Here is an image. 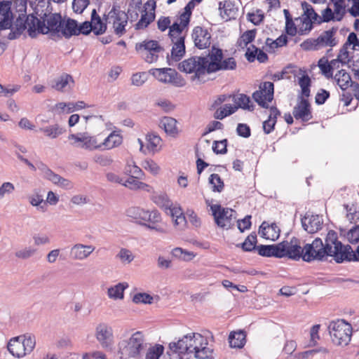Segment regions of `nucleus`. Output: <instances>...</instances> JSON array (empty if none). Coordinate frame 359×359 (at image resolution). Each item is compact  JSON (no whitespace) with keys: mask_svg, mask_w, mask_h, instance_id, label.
<instances>
[{"mask_svg":"<svg viewBox=\"0 0 359 359\" xmlns=\"http://www.w3.org/2000/svg\"><path fill=\"white\" fill-rule=\"evenodd\" d=\"M125 173L130 177L142 178L144 172L134 162H128L125 167Z\"/></svg>","mask_w":359,"mask_h":359,"instance_id":"603ef678","label":"nucleus"},{"mask_svg":"<svg viewBox=\"0 0 359 359\" xmlns=\"http://www.w3.org/2000/svg\"><path fill=\"white\" fill-rule=\"evenodd\" d=\"M184 38L185 37L170 38L173 44L171 50V57L175 61L180 60L185 54Z\"/></svg>","mask_w":359,"mask_h":359,"instance_id":"bb28decb","label":"nucleus"},{"mask_svg":"<svg viewBox=\"0 0 359 359\" xmlns=\"http://www.w3.org/2000/svg\"><path fill=\"white\" fill-rule=\"evenodd\" d=\"M333 5V13H334L336 21L339 22L342 20L346 13L345 3L338 4L337 2H334Z\"/></svg>","mask_w":359,"mask_h":359,"instance_id":"774afa93","label":"nucleus"},{"mask_svg":"<svg viewBox=\"0 0 359 359\" xmlns=\"http://www.w3.org/2000/svg\"><path fill=\"white\" fill-rule=\"evenodd\" d=\"M61 27L60 33L66 39H69L72 36L78 35V24L75 20L69 18L66 22L63 20L62 25Z\"/></svg>","mask_w":359,"mask_h":359,"instance_id":"c85d7f7f","label":"nucleus"},{"mask_svg":"<svg viewBox=\"0 0 359 359\" xmlns=\"http://www.w3.org/2000/svg\"><path fill=\"white\" fill-rule=\"evenodd\" d=\"M219 9L222 18L226 21L236 18L238 13V8L231 1L219 2Z\"/></svg>","mask_w":359,"mask_h":359,"instance_id":"393cba45","label":"nucleus"},{"mask_svg":"<svg viewBox=\"0 0 359 359\" xmlns=\"http://www.w3.org/2000/svg\"><path fill=\"white\" fill-rule=\"evenodd\" d=\"M128 287V284L127 283H119L108 288L107 295L112 299H123L124 297V290Z\"/></svg>","mask_w":359,"mask_h":359,"instance_id":"4c0bfd02","label":"nucleus"},{"mask_svg":"<svg viewBox=\"0 0 359 359\" xmlns=\"http://www.w3.org/2000/svg\"><path fill=\"white\" fill-rule=\"evenodd\" d=\"M135 49L148 63L156 62L159 55L163 51V48L155 40H145L137 43Z\"/></svg>","mask_w":359,"mask_h":359,"instance_id":"1a4fd4ad","label":"nucleus"},{"mask_svg":"<svg viewBox=\"0 0 359 359\" xmlns=\"http://www.w3.org/2000/svg\"><path fill=\"white\" fill-rule=\"evenodd\" d=\"M302 7L304 10V18H309L313 20V22H317L318 18H320V15L316 13L313 8L307 2L304 1L302 3Z\"/></svg>","mask_w":359,"mask_h":359,"instance_id":"13d9d810","label":"nucleus"},{"mask_svg":"<svg viewBox=\"0 0 359 359\" xmlns=\"http://www.w3.org/2000/svg\"><path fill=\"white\" fill-rule=\"evenodd\" d=\"M234 102L236 105L233 107H238V109L242 108L251 111L254 109L253 105L250 104L251 103L250 97L244 94H240L238 97L234 99Z\"/></svg>","mask_w":359,"mask_h":359,"instance_id":"864d4df0","label":"nucleus"},{"mask_svg":"<svg viewBox=\"0 0 359 359\" xmlns=\"http://www.w3.org/2000/svg\"><path fill=\"white\" fill-rule=\"evenodd\" d=\"M95 336L101 346L104 349H111L114 345L112 327L106 323H100L95 327Z\"/></svg>","mask_w":359,"mask_h":359,"instance_id":"2eb2a0df","label":"nucleus"},{"mask_svg":"<svg viewBox=\"0 0 359 359\" xmlns=\"http://www.w3.org/2000/svg\"><path fill=\"white\" fill-rule=\"evenodd\" d=\"M147 210L139 207H131L127 210L126 213L128 217L133 218L141 225Z\"/></svg>","mask_w":359,"mask_h":359,"instance_id":"de8ad7c7","label":"nucleus"},{"mask_svg":"<svg viewBox=\"0 0 359 359\" xmlns=\"http://www.w3.org/2000/svg\"><path fill=\"white\" fill-rule=\"evenodd\" d=\"M334 79L339 88L343 90L353 84L350 74L344 69L338 71V72L335 74Z\"/></svg>","mask_w":359,"mask_h":359,"instance_id":"e433bc0d","label":"nucleus"},{"mask_svg":"<svg viewBox=\"0 0 359 359\" xmlns=\"http://www.w3.org/2000/svg\"><path fill=\"white\" fill-rule=\"evenodd\" d=\"M74 83L72 76L68 74H62L53 81L52 87L58 91H65L70 88V83Z\"/></svg>","mask_w":359,"mask_h":359,"instance_id":"473e14b6","label":"nucleus"},{"mask_svg":"<svg viewBox=\"0 0 359 359\" xmlns=\"http://www.w3.org/2000/svg\"><path fill=\"white\" fill-rule=\"evenodd\" d=\"M256 33V29L245 32L238 39L237 46L243 49L246 48L250 43L255 40Z\"/></svg>","mask_w":359,"mask_h":359,"instance_id":"c03bdc74","label":"nucleus"},{"mask_svg":"<svg viewBox=\"0 0 359 359\" xmlns=\"http://www.w3.org/2000/svg\"><path fill=\"white\" fill-rule=\"evenodd\" d=\"M140 178L128 177L126 181H123V184L124 187L131 190L142 189L150 191V187L147 184L139 181Z\"/></svg>","mask_w":359,"mask_h":359,"instance_id":"ea45409f","label":"nucleus"},{"mask_svg":"<svg viewBox=\"0 0 359 359\" xmlns=\"http://www.w3.org/2000/svg\"><path fill=\"white\" fill-rule=\"evenodd\" d=\"M337 62H329L327 59L323 57L318 61V67L322 72V74L327 78H332L333 76V67H335Z\"/></svg>","mask_w":359,"mask_h":359,"instance_id":"a18cd8bd","label":"nucleus"},{"mask_svg":"<svg viewBox=\"0 0 359 359\" xmlns=\"http://www.w3.org/2000/svg\"><path fill=\"white\" fill-rule=\"evenodd\" d=\"M353 250L350 245H343L338 241L337 233L330 231L325 238V243L320 238H316L311 243L304 245L303 260L311 262L314 260L322 261L327 256L333 257L337 263L344 261L351 262Z\"/></svg>","mask_w":359,"mask_h":359,"instance_id":"f257e3e1","label":"nucleus"},{"mask_svg":"<svg viewBox=\"0 0 359 359\" xmlns=\"http://www.w3.org/2000/svg\"><path fill=\"white\" fill-rule=\"evenodd\" d=\"M178 20L180 22H175L170 25L168 34L170 38L185 37L182 32L188 27L189 24L184 25L182 20H180V18Z\"/></svg>","mask_w":359,"mask_h":359,"instance_id":"37998d69","label":"nucleus"},{"mask_svg":"<svg viewBox=\"0 0 359 359\" xmlns=\"http://www.w3.org/2000/svg\"><path fill=\"white\" fill-rule=\"evenodd\" d=\"M296 119H301L303 121H308L312 118L311 105L306 99L302 100L295 106L292 111Z\"/></svg>","mask_w":359,"mask_h":359,"instance_id":"412c9836","label":"nucleus"},{"mask_svg":"<svg viewBox=\"0 0 359 359\" xmlns=\"http://www.w3.org/2000/svg\"><path fill=\"white\" fill-rule=\"evenodd\" d=\"M195 5L194 1L191 0L184 7V12L180 14V20H182L184 25L189 24L192 10L194 8Z\"/></svg>","mask_w":359,"mask_h":359,"instance_id":"bf43d9fd","label":"nucleus"},{"mask_svg":"<svg viewBox=\"0 0 359 359\" xmlns=\"http://www.w3.org/2000/svg\"><path fill=\"white\" fill-rule=\"evenodd\" d=\"M208 345L207 339L201 334L190 333L177 342L170 343L164 359H184L185 355L192 353L198 359H212V349Z\"/></svg>","mask_w":359,"mask_h":359,"instance_id":"f03ea898","label":"nucleus"},{"mask_svg":"<svg viewBox=\"0 0 359 359\" xmlns=\"http://www.w3.org/2000/svg\"><path fill=\"white\" fill-rule=\"evenodd\" d=\"M121 143L122 136L116 131H114L104 140L101 144L102 147H104V149H111L119 146Z\"/></svg>","mask_w":359,"mask_h":359,"instance_id":"58836bf2","label":"nucleus"},{"mask_svg":"<svg viewBox=\"0 0 359 359\" xmlns=\"http://www.w3.org/2000/svg\"><path fill=\"white\" fill-rule=\"evenodd\" d=\"M39 130L51 139H55L64 133V130L58 124L41 128Z\"/></svg>","mask_w":359,"mask_h":359,"instance_id":"09e8293b","label":"nucleus"},{"mask_svg":"<svg viewBox=\"0 0 359 359\" xmlns=\"http://www.w3.org/2000/svg\"><path fill=\"white\" fill-rule=\"evenodd\" d=\"M155 19L154 12L147 13L146 10L144 13L142 15L140 20L135 25L136 29H142L148 27Z\"/></svg>","mask_w":359,"mask_h":359,"instance_id":"3c124183","label":"nucleus"},{"mask_svg":"<svg viewBox=\"0 0 359 359\" xmlns=\"http://www.w3.org/2000/svg\"><path fill=\"white\" fill-rule=\"evenodd\" d=\"M36 253V249L28 246L17 250L15 256L20 259H27L33 257Z\"/></svg>","mask_w":359,"mask_h":359,"instance_id":"5fc2aeb1","label":"nucleus"},{"mask_svg":"<svg viewBox=\"0 0 359 359\" xmlns=\"http://www.w3.org/2000/svg\"><path fill=\"white\" fill-rule=\"evenodd\" d=\"M107 22H103L99 15H97L95 9L93 10L90 23H92L93 32L95 35H101L106 32L107 28Z\"/></svg>","mask_w":359,"mask_h":359,"instance_id":"2f4dec72","label":"nucleus"},{"mask_svg":"<svg viewBox=\"0 0 359 359\" xmlns=\"http://www.w3.org/2000/svg\"><path fill=\"white\" fill-rule=\"evenodd\" d=\"M151 200L160 208L163 209L166 214L174 208L175 205H173L171 200L169 198L167 194L164 192H155L154 191L151 196Z\"/></svg>","mask_w":359,"mask_h":359,"instance_id":"4be33fe9","label":"nucleus"},{"mask_svg":"<svg viewBox=\"0 0 359 359\" xmlns=\"http://www.w3.org/2000/svg\"><path fill=\"white\" fill-rule=\"evenodd\" d=\"M280 230L279 227L275 224H268L266 222H263L259 226V233L268 240L276 241L280 236Z\"/></svg>","mask_w":359,"mask_h":359,"instance_id":"5701e85b","label":"nucleus"},{"mask_svg":"<svg viewBox=\"0 0 359 359\" xmlns=\"http://www.w3.org/2000/svg\"><path fill=\"white\" fill-rule=\"evenodd\" d=\"M142 166L144 170L149 171L154 175H157L160 171V167L152 159H145L142 162Z\"/></svg>","mask_w":359,"mask_h":359,"instance_id":"e2e57ef3","label":"nucleus"},{"mask_svg":"<svg viewBox=\"0 0 359 359\" xmlns=\"http://www.w3.org/2000/svg\"><path fill=\"white\" fill-rule=\"evenodd\" d=\"M280 248L283 249V254L280 258L288 257L294 261H299L300 259H303L304 255V246H301V241L295 238L292 237L290 241H283L280 243Z\"/></svg>","mask_w":359,"mask_h":359,"instance_id":"f8f14e48","label":"nucleus"},{"mask_svg":"<svg viewBox=\"0 0 359 359\" xmlns=\"http://www.w3.org/2000/svg\"><path fill=\"white\" fill-rule=\"evenodd\" d=\"M147 149L152 154L159 151V146L161 142V137L155 134H149L146 136Z\"/></svg>","mask_w":359,"mask_h":359,"instance_id":"49530a36","label":"nucleus"},{"mask_svg":"<svg viewBox=\"0 0 359 359\" xmlns=\"http://www.w3.org/2000/svg\"><path fill=\"white\" fill-rule=\"evenodd\" d=\"M337 32V27L324 31L316 40L317 45L323 47H333L337 44V41L334 36Z\"/></svg>","mask_w":359,"mask_h":359,"instance_id":"b1692460","label":"nucleus"},{"mask_svg":"<svg viewBox=\"0 0 359 359\" xmlns=\"http://www.w3.org/2000/svg\"><path fill=\"white\" fill-rule=\"evenodd\" d=\"M164 351L163 346L155 344L154 346H147L145 351V359H159Z\"/></svg>","mask_w":359,"mask_h":359,"instance_id":"8fccbe9b","label":"nucleus"},{"mask_svg":"<svg viewBox=\"0 0 359 359\" xmlns=\"http://www.w3.org/2000/svg\"><path fill=\"white\" fill-rule=\"evenodd\" d=\"M149 72L158 81L163 83H169L177 87H182L185 83L177 71L172 68L151 69Z\"/></svg>","mask_w":359,"mask_h":359,"instance_id":"9d476101","label":"nucleus"},{"mask_svg":"<svg viewBox=\"0 0 359 359\" xmlns=\"http://www.w3.org/2000/svg\"><path fill=\"white\" fill-rule=\"evenodd\" d=\"M103 19L109 24H112L114 32L118 36L120 37L126 34L128 15L125 11L121 10L120 6L113 5L108 13L104 14Z\"/></svg>","mask_w":359,"mask_h":359,"instance_id":"423d86ee","label":"nucleus"},{"mask_svg":"<svg viewBox=\"0 0 359 359\" xmlns=\"http://www.w3.org/2000/svg\"><path fill=\"white\" fill-rule=\"evenodd\" d=\"M117 346L120 359H143L147 342L144 334L137 331L129 338L119 341Z\"/></svg>","mask_w":359,"mask_h":359,"instance_id":"20e7f679","label":"nucleus"},{"mask_svg":"<svg viewBox=\"0 0 359 359\" xmlns=\"http://www.w3.org/2000/svg\"><path fill=\"white\" fill-rule=\"evenodd\" d=\"M336 21L334 13H333L332 10L327 6L325 9L323 10L321 12V16L318 20V23L320 24L321 22H329L330 21Z\"/></svg>","mask_w":359,"mask_h":359,"instance_id":"338daca9","label":"nucleus"},{"mask_svg":"<svg viewBox=\"0 0 359 359\" xmlns=\"http://www.w3.org/2000/svg\"><path fill=\"white\" fill-rule=\"evenodd\" d=\"M116 258L119 259L122 263L130 264L135 258L130 250L126 248H121L116 255Z\"/></svg>","mask_w":359,"mask_h":359,"instance_id":"0e129e2a","label":"nucleus"},{"mask_svg":"<svg viewBox=\"0 0 359 359\" xmlns=\"http://www.w3.org/2000/svg\"><path fill=\"white\" fill-rule=\"evenodd\" d=\"M8 351L15 357L22 358L26 355L22 343V337L11 339L7 346Z\"/></svg>","mask_w":359,"mask_h":359,"instance_id":"cd10ccee","label":"nucleus"},{"mask_svg":"<svg viewBox=\"0 0 359 359\" xmlns=\"http://www.w3.org/2000/svg\"><path fill=\"white\" fill-rule=\"evenodd\" d=\"M95 249L92 245L76 243L70 249V256L74 260L83 261L88 258Z\"/></svg>","mask_w":359,"mask_h":359,"instance_id":"6ab92c4d","label":"nucleus"},{"mask_svg":"<svg viewBox=\"0 0 359 359\" xmlns=\"http://www.w3.org/2000/svg\"><path fill=\"white\" fill-rule=\"evenodd\" d=\"M208 57H191L181 62L178 65V69L187 74L194 73V78H200L206 72H208Z\"/></svg>","mask_w":359,"mask_h":359,"instance_id":"0eeeda50","label":"nucleus"},{"mask_svg":"<svg viewBox=\"0 0 359 359\" xmlns=\"http://www.w3.org/2000/svg\"><path fill=\"white\" fill-rule=\"evenodd\" d=\"M237 109L238 107H233L230 104H224L215 110L213 116L215 119L222 120L233 114Z\"/></svg>","mask_w":359,"mask_h":359,"instance_id":"79ce46f5","label":"nucleus"},{"mask_svg":"<svg viewBox=\"0 0 359 359\" xmlns=\"http://www.w3.org/2000/svg\"><path fill=\"white\" fill-rule=\"evenodd\" d=\"M68 140L72 141L70 144L74 147L88 151L102 148V144L98 142L97 137L95 136H90L86 133L70 134L68 136Z\"/></svg>","mask_w":359,"mask_h":359,"instance_id":"9b49d317","label":"nucleus"},{"mask_svg":"<svg viewBox=\"0 0 359 359\" xmlns=\"http://www.w3.org/2000/svg\"><path fill=\"white\" fill-rule=\"evenodd\" d=\"M245 57L249 62H253L256 58L259 62H265L268 60L267 54L255 45L248 48Z\"/></svg>","mask_w":359,"mask_h":359,"instance_id":"c756f323","label":"nucleus"},{"mask_svg":"<svg viewBox=\"0 0 359 359\" xmlns=\"http://www.w3.org/2000/svg\"><path fill=\"white\" fill-rule=\"evenodd\" d=\"M167 215L172 217L175 226L180 229H183L185 227L187 219L180 206L175 205L174 208H172V210H170Z\"/></svg>","mask_w":359,"mask_h":359,"instance_id":"72a5a7b5","label":"nucleus"},{"mask_svg":"<svg viewBox=\"0 0 359 359\" xmlns=\"http://www.w3.org/2000/svg\"><path fill=\"white\" fill-rule=\"evenodd\" d=\"M257 250L258 254L262 257H275L277 258H280L283 255L280 253L283 252V249L280 248V243L276 245H260L257 247Z\"/></svg>","mask_w":359,"mask_h":359,"instance_id":"a878e982","label":"nucleus"},{"mask_svg":"<svg viewBox=\"0 0 359 359\" xmlns=\"http://www.w3.org/2000/svg\"><path fill=\"white\" fill-rule=\"evenodd\" d=\"M332 342L337 346H346L352 335L351 325L344 320L339 319L330 323L328 327Z\"/></svg>","mask_w":359,"mask_h":359,"instance_id":"39448f33","label":"nucleus"},{"mask_svg":"<svg viewBox=\"0 0 359 359\" xmlns=\"http://www.w3.org/2000/svg\"><path fill=\"white\" fill-rule=\"evenodd\" d=\"M159 126L165 132L170 135H175L178 130L177 128V121L174 118L164 116L160 121Z\"/></svg>","mask_w":359,"mask_h":359,"instance_id":"f704fd0d","label":"nucleus"},{"mask_svg":"<svg viewBox=\"0 0 359 359\" xmlns=\"http://www.w3.org/2000/svg\"><path fill=\"white\" fill-rule=\"evenodd\" d=\"M192 39L195 46L199 49H205L210 46L211 34L208 29L201 27H196L192 32Z\"/></svg>","mask_w":359,"mask_h":359,"instance_id":"a211bd4d","label":"nucleus"},{"mask_svg":"<svg viewBox=\"0 0 359 359\" xmlns=\"http://www.w3.org/2000/svg\"><path fill=\"white\" fill-rule=\"evenodd\" d=\"M302 224L306 231L314 233L321 229L323 219L318 215H306L302 219Z\"/></svg>","mask_w":359,"mask_h":359,"instance_id":"aec40b11","label":"nucleus"},{"mask_svg":"<svg viewBox=\"0 0 359 359\" xmlns=\"http://www.w3.org/2000/svg\"><path fill=\"white\" fill-rule=\"evenodd\" d=\"M295 21L297 23L298 33L300 35H305L313 29V20L309 18H297Z\"/></svg>","mask_w":359,"mask_h":359,"instance_id":"a19ab883","label":"nucleus"},{"mask_svg":"<svg viewBox=\"0 0 359 359\" xmlns=\"http://www.w3.org/2000/svg\"><path fill=\"white\" fill-rule=\"evenodd\" d=\"M273 83L266 81L260 84L259 89L252 94L254 100L262 107L268 108V102L273 98Z\"/></svg>","mask_w":359,"mask_h":359,"instance_id":"dca6fc26","label":"nucleus"},{"mask_svg":"<svg viewBox=\"0 0 359 359\" xmlns=\"http://www.w3.org/2000/svg\"><path fill=\"white\" fill-rule=\"evenodd\" d=\"M287 43V37L285 34L280 35L276 40L267 38L266 40V45L269 46L271 48L282 47L285 46Z\"/></svg>","mask_w":359,"mask_h":359,"instance_id":"680f3d73","label":"nucleus"},{"mask_svg":"<svg viewBox=\"0 0 359 359\" xmlns=\"http://www.w3.org/2000/svg\"><path fill=\"white\" fill-rule=\"evenodd\" d=\"M229 341L232 348H241L246 342V334L243 330L233 331L229 334Z\"/></svg>","mask_w":359,"mask_h":359,"instance_id":"7c9ffc66","label":"nucleus"},{"mask_svg":"<svg viewBox=\"0 0 359 359\" xmlns=\"http://www.w3.org/2000/svg\"><path fill=\"white\" fill-rule=\"evenodd\" d=\"M256 243V234L251 233L245 238V241L243 243H241V245L244 251L250 252L255 249L257 250Z\"/></svg>","mask_w":359,"mask_h":359,"instance_id":"6e6d98bb","label":"nucleus"},{"mask_svg":"<svg viewBox=\"0 0 359 359\" xmlns=\"http://www.w3.org/2000/svg\"><path fill=\"white\" fill-rule=\"evenodd\" d=\"M209 63L208 73L215 72L219 70H233L236 67V62L233 57L223 59L222 50L219 48L212 47L208 54Z\"/></svg>","mask_w":359,"mask_h":359,"instance_id":"6e6552de","label":"nucleus"},{"mask_svg":"<svg viewBox=\"0 0 359 359\" xmlns=\"http://www.w3.org/2000/svg\"><path fill=\"white\" fill-rule=\"evenodd\" d=\"M20 88V86L18 84L8 85L7 86H2V89L0 90V97H11L18 92Z\"/></svg>","mask_w":359,"mask_h":359,"instance_id":"69168bd1","label":"nucleus"},{"mask_svg":"<svg viewBox=\"0 0 359 359\" xmlns=\"http://www.w3.org/2000/svg\"><path fill=\"white\" fill-rule=\"evenodd\" d=\"M11 0H0V31L12 26Z\"/></svg>","mask_w":359,"mask_h":359,"instance_id":"f3484780","label":"nucleus"},{"mask_svg":"<svg viewBox=\"0 0 359 359\" xmlns=\"http://www.w3.org/2000/svg\"><path fill=\"white\" fill-rule=\"evenodd\" d=\"M217 226L222 228H229L236 218V211L231 208H222L220 205H212L210 207Z\"/></svg>","mask_w":359,"mask_h":359,"instance_id":"ddd939ff","label":"nucleus"},{"mask_svg":"<svg viewBox=\"0 0 359 359\" xmlns=\"http://www.w3.org/2000/svg\"><path fill=\"white\" fill-rule=\"evenodd\" d=\"M141 225L159 233H166L168 232L165 225L162 223L161 213L156 209L147 210Z\"/></svg>","mask_w":359,"mask_h":359,"instance_id":"4468645a","label":"nucleus"},{"mask_svg":"<svg viewBox=\"0 0 359 359\" xmlns=\"http://www.w3.org/2000/svg\"><path fill=\"white\" fill-rule=\"evenodd\" d=\"M279 115L280 111L276 107H271L270 108L269 118L263 123V129L266 134H269L273 130L274 126L276 123L277 116Z\"/></svg>","mask_w":359,"mask_h":359,"instance_id":"c9c22d12","label":"nucleus"},{"mask_svg":"<svg viewBox=\"0 0 359 359\" xmlns=\"http://www.w3.org/2000/svg\"><path fill=\"white\" fill-rule=\"evenodd\" d=\"M62 21V16L58 13L44 14L42 21L33 15H29L25 23L20 25L19 29H27L32 38L36 36V32L43 34L50 33L53 37L60 36Z\"/></svg>","mask_w":359,"mask_h":359,"instance_id":"7ed1b4c3","label":"nucleus"},{"mask_svg":"<svg viewBox=\"0 0 359 359\" xmlns=\"http://www.w3.org/2000/svg\"><path fill=\"white\" fill-rule=\"evenodd\" d=\"M209 183L212 185L213 191L221 192L224 189V182L217 174L210 175Z\"/></svg>","mask_w":359,"mask_h":359,"instance_id":"4d7b16f0","label":"nucleus"},{"mask_svg":"<svg viewBox=\"0 0 359 359\" xmlns=\"http://www.w3.org/2000/svg\"><path fill=\"white\" fill-rule=\"evenodd\" d=\"M22 343L23 348L25 351V353H30L34 348L36 345V339L34 336H24L22 337Z\"/></svg>","mask_w":359,"mask_h":359,"instance_id":"052dcab7","label":"nucleus"}]
</instances>
